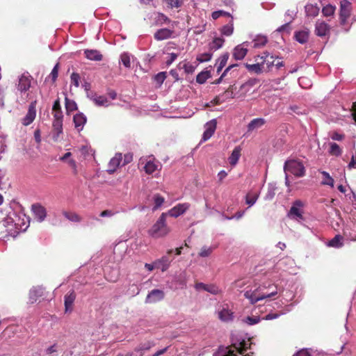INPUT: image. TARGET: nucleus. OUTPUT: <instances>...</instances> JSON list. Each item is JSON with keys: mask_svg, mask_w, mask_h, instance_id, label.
<instances>
[{"mask_svg": "<svg viewBox=\"0 0 356 356\" xmlns=\"http://www.w3.org/2000/svg\"><path fill=\"white\" fill-rule=\"evenodd\" d=\"M327 245L336 248L341 247L343 245V237L339 234L336 235L328 242Z\"/></svg>", "mask_w": 356, "mask_h": 356, "instance_id": "obj_35", "label": "nucleus"}, {"mask_svg": "<svg viewBox=\"0 0 356 356\" xmlns=\"http://www.w3.org/2000/svg\"><path fill=\"white\" fill-rule=\"evenodd\" d=\"M244 321L247 324L252 325L258 323L260 321V318L259 316H248Z\"/></svg>", "mask_w": 356, "mask_h": 356, "instance_id": "obj_52", "label": "nucleus"}, {"mask_svg": "<svg viewBox=\"0 0 356 356\" xmlns=\"http://www.w3.org/2000/svg\"><path fill=\"white\" fill-rule=\"evenodd\" d=\"M122 159V154L118 153V154H116L115 155V156L110 160V161L108 163V170H107V172L109 174H113V172H115L116 171L117 168H118V166L120 164Z\"/></svg>", "mask_w": 356, "mask_h": 356, "instance_id": "obj_16", "label": "nucleus"}, {"mask_svg": "<svg viewBox=\"0 0 356 356\" xmlns=\"http://www.w3.org/2000/svg\"><path fill=\"white\" fill-rule=\"evenodd\" d=\"M165 72H159L155 76V80L159 83H162L165 81Z\"/></svg>", "mask_w": 356, "mask_h": 356, "instance_id": "obj_59", "label": "nucleus"}, {"mask_svg": "<svg viewBox=\"0 0 356 356\" xmlns=\"http://www.w3.org/2000/svg\"><path fill=\"white\" fill-rule=\"evenodd\" d=\"M31 211L37 220L42 222L45 220L47 216L46 209L41 204L38 203L33 204L31 206Z\"/></svg>", "mask_w": 356, "mask_h": 356, "instance_id": "obj_10", "label": "nucleus"}, {"mask_svg": "<svg viewBox=\"0 0 356 356\" xmlns=\"http://www.w3.org/2000/svg\"><path fill=\"white\" fill-rule=\"evenodd\" d=\"M36 101L33 102L29 106V110L25 115V117L22 119V124L25 126H28L33 122L36 116V109H35Z\"/></svg>", "mask_w": 356, "mask_h": 356, "instance_id": "obj_9", "label": "nucleus"}, {"mask_svg": "<svg viewBox=\"0 0 356 356\" xmlns=\"http://www.w3.org/2000/svg\"><path fill=\"white\" fill-rule=\"evenodd\" d=\"M120 60L124 66L127 68L131 67L130 56L127 53H123L120 56Z\"/></svg>", "mask_w": 356, "mask_h": 356, "instance_id": "obj_44", "label": "nucleus"}, {"mask_svg": "<svg viewBox=\"0 0 356 356\" xmlns=\"http://www.w3.org/2000/svg\"><path fill=\"white\" fill-rule=\"evenodd\" d=\"M276 186L273 184H269L268 185L267 192L264 196V199L266 200H272L275 195V191H276Z\"/></svg>", "mask_w": 356, "mask_h": 356, "instance_id": "obj_36", "label": "nucleus"}, {"mask_svg": "<svg viewBox=\"0 0 356 356\" xmlns=\"http://www.w3.org/2000/svg\"><path fill=\"white\" fill-rule=\"evenodd\" d=\"M245 67L249 72H252L257 74L262 72V64H260V63H257V64L245 63Z\"/></svg>", "mask_w": 356, "mask_h": 356, "instance_id": "obj_38", "label": "nucleus"}, {"mask_svg": "<svg viewBox=\"0 0 356 356\" xmlns=\"http://www.w3.org/2000/svg\"><path fill=\"white\" fill-rule=\"evenodd\" d=\"M205 291L213 295H217L221 293V290L215 284H207Z\"/></svg>", "mask_w": 356, "mask_h": 356, "instance_id": "obj_47", "label": "nucleus"}, {"mask_svg": "<svg viewBox=\"0 0 356 356\" xmlns=\"http://www.w3.org/2000/svg\"><path fill=\"white\" fill-rule=\"evenodd\" d=\"M222 15H229V14L225 11H222V10H218V11H214L211 15L212 18L213 19H216Z\"/></svg>", "mask_w": 356, "mask_h": 356, "instance_id": "obj_60", "label": "nucleus"}, {"mask_svg": "<svg viewBox=\"0 0 356 356\" xmlns=\"http://www.w3.org/2000/svg\"><path fill=\"white\" fill-rule=\"evenodd\" d=\"M165 297V293L160 289H153L150 291L145 300L146 304L156 303L161 301Z\"/></svg>", "mask_w": 356, "mask_h": 356, "instance_id": "obj_6", "label": "nucleus"}, {"mask_svg": "<svg viewBox=\"0 0 356 356\" xmlns=\"http://www.w3.org/2000/svg\"><path fill=\"white\" fill-rule=\"evenodd\" d=\"M266 63L267 67L268 68L271 67L272 66H273L275 64H274V56H270V58H269L268 59L264 60L262 62L261 64H264Z\"/></svg>", "mask_w": 356, "mask_h": 356, "instance_id": "obj_63", "label": "nucleus"}, {"mask_svg": "<svg viewBox=\"0 0 356 356\" xmlns=\"http://www.w3.org/2000/svg\"><path fill=\"white\" fill-rule=\"evenodd\" d=\"M171 261L172 260L168 255L163 256L161 259L155 261L156 268L164 272L169 268Z\"/></svg>", "mask_w": 356, "mask_h": 356, "instance_id": "obj_21", "label": "nucleus"}, {"mask_svg": "<svg viewBox=\"0 0 356 356\" xmlns=\"http://www.w3.org/2000/svg\"><path fill=\"white\" fill-rule=\"evenodd\" d=\"M212 54L211 53H204L197 56V60L200 63H203L206 61H209L211 59Z\"/></svg>", "mask_w": 356, "mask_h": 356, "instance_id": "obj_51", "label": "nucleus"}, {"mask_svg": "<svg viewBox=\"0 0 356 356\" xmlns=\"http://www.w3.org/2000/svg\"><path fill=\"white\" fill-rule=\"evenodd\" d=\"M214 249L215 248L212 246H203L199 252V256L201 257H207L211 255Z\"/></svg>", "mask_w": 356, "mask_h": 356, "instance_id": "obj_40", "label": "nucleus"}, {"mask_svg": "<svg viewBox=\"0 0 356 356\" xmlns=\"http://www.w3.org/2000/svg\"><path fill=\"white\" fill-rule=\"evenodd\" d=\"M216 120H212L205 124V131L202 136L203 141L209 140L213 136L216 129Z\"/></svg>", "mask_w": 356, "mask_h": 356, "instance_id": "obj_13", "label": "nucleus"}, {"mask_svg": "<svg viewBox=\"0 0 356 356\" xmlns=\"http://www.w3.org/2000/svg\"><path fill=\"white\" fill-rule=\"evenodd\" d=\"M65 108L67 111H73L77 109V106L75 102L65 98Z\"/></svg>", "mask_w": 356, "mask_h": 356, "instance_id": "obj_49", "label": "nucleus"}, {"mask_svg": "<svg viewBox=\"0 0 356 356\" xmlns=\"http://www.w3.org/2000/svg\"><path fill=\"white\" fill-rule=\"evenodd\" d=\"M87 118L85 115L82 113L76 114L73 118L75 128L79 131H81L83 129L84 124H86Z\"/></svg>", "mask_w": 356, "mask_h": 356, "instance_id": "obj_20", "label": "nucleus"}, {"mask_svg": "<svg viewBox=\"0 0 356 356\" xmlns=\"http://www.w3.org/2000/svg\"><path fill=\"white\" fill-rule=\"evenodd\" d=\"M285 173H291L296 177H301L305 174V168L302 161L296 159L288 160L284 165Z\"/></svg>", "mask_w": 356, "mask_h": 356, "instance_id": "obj_2", "label": "nucleus"}, {"mask_svg": "<svg viewBox=\"0 0 356 356\" xmlns=\"http://www.w3.org/2000/svg\"><path fill=\"white\" fill-rule=\"evenodd\" d=\"M295 265V261L290 257H286L278 263V268L284 271L291 270Z\"/></svg>", "mask_w": 356, "mask_h": 356, "instance_id": "obj_19", "label": "nucleus"}, {"mask_svg": "<svg viewBox=\"0 0 356 356\" xmlns=\"http://www.w3.org/2000/svg\"><path fill=\"white\" fill-rule=\"evenodd\" d=\"M154 202L155 204L154 209H156L164 202V198L160 195L156 194L154 196Z\"/></svg>", "mask_w": 356, "mask_h": 356, "instance_id": "obj_53", "label": "nucleus"}, {"mask_svg": "<svg viewBox=\"0 0 356 356\" xmlns=\"http://www.w3.org/2000/svg\"><path fill=\"white\" fill-rule=\"evenodd\" d=\"M321 173H322L323 176L324 177V180L322 181V184L324 185H329V186L333 187L334 180L330 176L329 173L325 171H323Z\"/></svg>", "mask_w": 356, "mask_h": 356, "instance_id": "obj_45", "label": "nucleus"}, {"mask_svg": "<svg viewBox=\"0 0 356 356\" xmlns=\"http://www.w3.org/2000/svg\"><path fill=\"white\" fill-rule=\"evenodd\" d=\"M304 206H305V204L303 202H302L300 200H296L293 203V204L288 213L289 217L291 219L294 220H298V221L303 220L304 218L302 217V213H303Z\"/></svg>", "mask_w": 356, "mask_h": 356, "instance_id": "obj_4", "label": "nucleus"}, {"mask_svg": "<svg viewBox=\"0 0 356 356\" xmlns=\"http://www.w3.org/2000/svg\"><path fill=\"white\" fill-rule=\"evenodd\" d=\"M278 293L277 286L274 284H264L258 286L254 290H248L244 293L245 298L250 300L252 305L259 300H262L267 298H271L277 295Z\"/></svg>", "mask_w": 356, "mask_h": 356, "instance_id": "obj_1", "label": "nucleus"}, {"mask_svg": "<svg viewBox=\"0 0 356 356\" xmlns=\"http://www.w3.org/2000/svg\"><path fill=\"white\" fill-rule=\"evenodd\" d=\"M150 225L147 229V232L149 236L154 238L163 237L170 232L167 224H150Z\"/></svg>", "mask_w": 356, "mask_h": 356, "instance_id": "obj_3", "label": "nucleus"}, {"mask_svg": "<svg viewBox=\"0 0 356 356\" xmlns=\"http://www.w3.org/2000/svg\"><path fill=\"white\" fill-rule=\"evenodd\" d=\"M267 38L264 35H258L254 40V48H259L261 47L264 46L267 43Z\"/></svg>", "mask_w": 356, "mask_h": 356, "instance_id": "obj_39", "label": "nucleus"}, {"mask_svg": "<svg viewBox=\"0 0 356 356\" xmlns=\"http://www.w3.org/2000/svg\"><path fill=\"white\" fill-rule=\"evenodd\" d=\"M247 44L248 42H245L234 47L232 54L235 60H240L245 58L248 53V49L244 46L247 45Z\"/></svg>", "mask_w": 356, "mask_h": 356, "instance_id": "obj_12", "label": "nucleus"}, {"mask_svg": "<svg viewBox=\"0 0 356 356\" xmlns=\"http://www.w3.org/2000/svg\"><path fill=\"white\" fill-rule=\"evenodd\" d=\"M266 123V120L262 118H254L251 120L248 124V131L251 132L257 130L264 126Z\"/></svg>", "mask_w": 356, "mask_h": 356, "instance_id": "obj_24", "label": "nucleus"}, {"mask_svg": "<svg viewBox=\"0 0 356 356\" xmlns=\"http://www.w3.org/2000/svg\"><path fill=\"white\" fill-rule=\"evenodd\" d=\"M295 38L301 44L305 43L309 38V31L302 30L296 33Z\"/></svg>", "mask_w": 356, "mask_h": 356, "instance_id": "obj_31", "label": "nucleus"}, {"mask_svg": "<svg viewBox=\"0 0 356 356\" xmlns=\"http://www.w3.org/2000/svg\"><path fill=\"white\" fill-rule=\"evenodd\" d=\"M250 343L249 341L244 339L241 341H232V346L234 348V352L242 354L245 350L250 348Z\"/></svg>", "mask_w": 356, "mask_h": 356, "instance_id": "obj_18", "label": "nucleus"}, {"mask_svg": "<svg viewBox=\"0 0 356 356\" xmlns=\"http://www.w3.org/2000/svg\"><path fill=\"white\" fill-rule=\"evenodd\" d=\"M71 82L72 84H74L76 87H79V79H80V76L78 73H76V72H73L72 74H71Z\"/></svg>", "mask_w": 356, "mask_h": 356, "instance_id": "obj_55", "label": "nucleus"}, {"mask_svg": "<svg viewBox=\"0 0 356 356\" xmlns=\"http://www.w3.org/2000/svg\"><path fill=\"white\" fill-rule=\"evenodd\" d=\"M241 147H236L234 150L232 151V153L231 156L229 157V161L230 165H235L241 156Z\"/></svg>", "mask_w": 356, "mask_h": 356, "instance_id": "obj_30", "label": "nucleus"}, {"mask_svg": "<svg viewBox=\"0 0 356 356\" xmlns=\"http://www.w3.org/2000/svg\"><path fill=\"white\" fill-rule=\"evenodd\" d=\"M170 8H179L183 4V0H165Z\"/></svg>", "mask_w": 356, "mask_h": 356, "instance_id": "obj_54", "label": "nucleus"}, {"mask_svg": "<svg viewBox=\"0 0 356 356\" xmlns=\"http://www.w3.org/2000/svg\"><path fill=\"white\" fill-rule=\"evenodd\" d=\"M58 63H57L54 67V68L52 69V70L49 74V77L51 79L53 82H54L56 80V79L58 77Z\"/></svg>", "mask_w": 356, "mask_h": 356, "instance_id": "obj_56", "label": "nucleus"}, {"mask_svg": "<svg viewBox=\"0 0 356 356\" xmlns=\"http://www.w3.org/2000/svg\"><path fill=\"white\" fill-rule=\"evenodd\" d=\"M260 195L259 191H250L245 197V204L248 205V207L253 206L257 200H258Z\"/></svg>", "mask_w": 356, "mask_h": 356, "instance_id": "obj_22", "label": "nucleus"}, {"mask_svg": "<svg viewBox=\"0 0 356 356\" xmlns=\"http://www.w3.org/2000/svg\"><path fill=\"white\" fill-rule=\"evenodd\" d=\"M210 76V71L203 70L197 75L196 81L200 84L204 83Z\"/></svg>", "mask_w": 356, "mask_h": 356, "instance_id": "obj_37", "label": "nucleus"}, {"mask_svg": "<svg viewBox=\"0 0 356 356\" xmlns=\"http://www.w3.org/2000/svg\"><path fill=\"white\" fill-rule=\"evenodd\" d=\"M53 127L57 131L58 135L62 133L63 120H54Z\"/></svg>", "mask_w": 356, "mask_h": 356, "instance_id": "obj_50", "label": "nucleus"}, {"mask_svg": "<svg viewBox=\"0 0 356 356\" xmlns=\"http://www.w3.org/2000/svg\"><path fill=\"white\" fill-rule=\"evenodd\" d=\"M140 291V288L137 285H135V284L131 285L130 286V288L129 289V293L132 296L138 295Z\"/></svg>", "mask_w": 356, "mask_h": 356, "instance_id": "obj_57", "label": "nucleus"}, {"mask_svg": "<svg viewBox=\"0 0 356 356\" xmlns=\"http://www.w3.org/2000/svg\"><path fill=\"white\" fill-rule=\"evenodd\" d=\"M330 31V26L323 21L318 20L315 26V33L318 36H325Z\"/></svg>", "mask_w": 356, "mask_h": 356, "instance_id": "obj_15", "label": "nucleus"}, {"mask_svg": "<svg viewBox=\"0 0 356 356\" xmlns=\"http://www.w3.org/2000/svg\"><path fill=\"white\" fill-rule=\"evenodd\" d=\"M229 57V53L225 52L216 60V66L217 73H220L222 71V68L226 65Z\"/></svg>", "mask_w": 356, "mask_h": 356, "instance_id": "obj_27", "label": "nucleus"}, {"mask_svg": "<svg viewBox=\"0 0 356 356\" xmlns=\"http://www.w3.org/2000/svg\"><path fill=\"white\" fill-rule=\"evenodd\" d=\"M44 289L42 286L32 288L29 292V300L31 303L35 302L38 297L43 295Z\"/></svg>", "mask_w": 356, "mask_h": 356, "instance_id": "obj_26", "label": "nucleus"}, {"mask_svg": "<svg viewBox=\"0 0 356 356\" xmlns=\"http://www.w3.org/2000/svg\"><path fill=\"white\" fill-rule=\"evenodd\" d=\"M154 346V343L150 341H147L145 343H140L139 346H138L135 348V351L140 352V351H144L150 349Z\"/></svg>", "mask_w": 356, "mask_h": 356, "instance_id": "obj_42", "label": "nucleus"}, {"mask_svg": "<svg viewBox=\"0 0 356 356\" xmlns=\"http://www.w3.org/2000/svg\"><path fill=\"white\" fill-rule=\"evenodd\" d=\"M218 318L223 322H231L234 318V314L232 311L227 307H222L221 310L218 312Z\"/></svg>", "mask_w": 356, "mask_h": 356, "instance_id": "obj_14", "label": "nucleus"}, {"mask_svg": "<svg viewBox=\"0 0 356 356\" xmlns=\"http://www.w3.org/2000/svg\"><path fill=\"white\" fill-rule=\"evenodd\" d=\"M173 32L174 31L172 30L169 29H161L154 33V37L156 40H163L170 38L173 34Z\"/></svg>", "mask_w": 356, "mask_h": 356, "instance_id": "obj_17", "label": "nucleus"}, {"mask_svg": "<svg viewBox=\"0 0 356 356\" xmlns=\"http://www.w3.org/2000/svg\"><path fill=\"white\" fill-rule=\"evenodd\" d=\"M91 99L96 105L99 106H108L109 105V102L105 96H97L95 95L91 97Z\"/></svg>", "mask_w": 356, "mask_h": 356, "instance_id": "obj_32", "label": "nucleus"}, {"mask_svg": "<svg viewBox=\"0 0 356 356\" xmlns=\"http://www.w3.org/2000/svg\"><path fill=\"white\" fill-rule=\"evenodd\" d=\"M348 168L350 169L356 168V154L352 155L351 161L348 164Z\"/></svg>", "mask_w": 356, "mask_h": 356, "instance_id": "obj_64", "label": "nucleus"}, {"mask_svg": "<svg viewBox=\"0 0 356 356\" xmlns=\"http://www.w3.org/2000/svg\"><path fill=\"white\" fill-rule=\"evenodd\" d=\"M307 16L315 17L318 13L320 8L316 5L307 4L305 7Z\"/></svg>", "mask_w": 356, "mask_h": 356, "instance_id": "obj_29", "label": "nucleus"}, {"mask_svg": "<svg viewBox=\"0 0 356 356\" xmlns=\"http://www.w3.org/2000/svg\"><path fill=\"white\" fill-rule=\"evenodd\" d=\"M84 55L90 60L100 61L103 58L102 54L96 49H86Z\"/></svg>", "mask_w": 356, "mask_h": 356, "instance_id": "obj_25", "label": "nucleus"}, {"mask_svg": "<svg viewBox=\"0 0 356 356\" xmlns=\"http://www.w3.org/2000/svg\"><path fill=\"white\" fill-rule=\"evenodd\" d=\"M350 15V3L347 0L341 1L340 21L341 24L344 25L347 19Z\"/></svg>", "mask_w": 356, "mask_h": 356, "instance_id": "obj_8", "label": "nucleus"}, {"mask_svg": "<svg viewBox=\"0 0 356 356\" xmlns=\"http://www.w3.org/2000/svg\"><path fill=\"white\" fill-rule=\"evenodd\" d=\"M63 215L65 216L66 220L72 222H77L81 220L79 216L74 213L64 211Z\"/></svg>", "mask_w": 356, "mask_h": 356, "instance_id": "obj_46", "label": "nucleus"}, {"mask_svg": "<svg viewBox=\"0 0 356 356\" xmlns=\"http://www.w3.org/2000/svg\"><path fill=\"white\" fill-rule=\"evenodd\" d=\"M32 77L29 73H24L19 77L17 90L21 92L27 91L31 84Z\"/></svg>", "mask_w": 356, "mask_h": 356, "instance_id": "obj_7", "label": "nucleus"}, {"mask_svg": "<svg viewBox=\"0 0 356 356\" xmlns=\"http://www.w3.org/2000/svg\"><path fill=\"white\" fill-rule=\"evenodd\" d=\"M159 165V163L156 161L154 158H150L149 160L146 162L144 170L147 174L151 175L158 170Z\"/></svg>", "mask_w": 356, "mask_h": 356, "instance_id": "obj_23", "label": "nucleus"}, {"mask_svg": "<svg viewBox=\"0 0 356 356\" xmlns=\"http://www.w3.org/2000/svg\"><path fill=\"white\" fill-rule=\"evenodd\" d=\"M293 356H311V353L308 349L303 348L298 351Z\"/></svg>", "mask_w": 356, "mask_h": 356, "instance_id": "obj_61", "label": "nucleus"}, {"mask_svg": "<svg viewBox=\"0 0 356 356\" xmlns=\"http://www.w3.org/2000/svg\"><path fill=\"white\" fill-rule=\"evenodd\" d=\"M177 58V54L175 53L170 54V58L166 60V65H170Z\"/></svg>", "mask_w": 356, "mask_h": 356, "instance_id": "obj_62", "label": "nucleus"}, {"mask_svg": "<svg viewBox=\"0 0 356 356\" xmlns=\"http://www.w3.org/2000/svg\"><path fill=\"white\" fill-rule=\"evenodd\" d=\"M234 25L233 23H229L225 25L221 29V33L226 36H229L233 33Z\"/></svg>", "mask_w": 356, "mask_h": 356, "instance_id": "obj_43", "label": "nucleus"}, {"mask_svg": "<svg viewBox=\"0 0 356 356\" xmlns=\"http://www.w3.org/2000/svg\"><path fill=\"white\" fill-rule=\"evenodd\" d=\"M213 356H236L234 350L229 349V348H220L218 350L213 354Z\"/></svg>", "mask_w": 356, "mask_h": 356, "instance_id": "obj_34", "label": "nucleus"}, {"mask_svg": "<svg viewBox=\"0 0 356 356\" xmlns=\"http://www.w3.org/2000/svg\"><path fill=\"white\" fill-rule=\"evenodd\" d=\"M183 67L187 74H192L195 70V67L190 63H185Z\"/></svg>", "mask_w": 356, "mask_h": 356, "instance_id": "obj_58", "label": "nucleus"}, {"mask_svg": "<svg viewBox=\"0 0 356 356\" xmlns=\"http://www.w3.org/2000/svg\"><path fill=\"white\" fill-rule=\"evenodd\" d=\"M75 298L76 296L73 291L65 296V312H70L72 310V307L75 300Z\"/></svg>", "mask_w": 356, "mask_h": 356, "instance_id": "obj_28", "label": "nucleus"}, {"mask_svg": "<svg viewBox=\"0 0 356 356\" xmlns=\"http://www.w3.org/2000/svg\"><path fill=\"white\" fill-rule=\"evenodd\" d=\"M225 42V40L222 38H215L209 44V49L212 51H216L221 48Z\"/></svg>", "mask_w": 356, "mask_h": 356, "instance_id": "obj_33", "label": "nucleus"}, {"mask_svg": "<svg viewBox=\"0 0 356 356\" xmlns=\"http://www.w3.org/2000/svg\"><path fill=\"white\" fill-rule=\"evenodd\" d=\"M330 153L335 156H339L341 154L340 147L335 143H330Z\"/></svg>", "mask_w": 356, "mask_h": 356, "instance_id": "obj_48", "label": "nucleus"}, {"mask_svg": "<svg viewBox=\"0 0 356 356\" xmlns=\"http://www.w3.org/2000/svg\"><path fill=\"white\" fill-rule=\"evenodd\" d=\"M189 207L190 204L188 203L178 204L168 211V214L170 217L177 218L183 214Z\"/></svg>", "mask_w": 356, "mask_h": 356, "instance_id": "obj_11", "label": "nucleus"}, {"mask_svg": "<svg viewBox=\"0 0 356 356\" xmlns=\"http://www.w3.org/2000/svg\"><path fill=\"white\" fill-rule=\"evenodd\" d=\"M187 275L186 271H181L176 274L171 281L169 286L170 289L177 290L184 289L186 286Z\"/></svg>", "mask_w": 356, "mask_h": 356, "instance_id": "obj_5", "label": "nucleus"}, {"mask_svg": "<svg viewBox=\"0 0 356 356\" xmlns=\"http://www.w3.org/2000/svg\"><path fill=\"white\" fill-rule=\"evenodd\" d=\"M335 9V6L328 4L323 8L322 13L324 16L330 17L334 15Z\"/></svg>", "mask_w": 356, "mask_h": 356, "instance_id": "obj_41", "label": "nucleus"}]
</instances>
